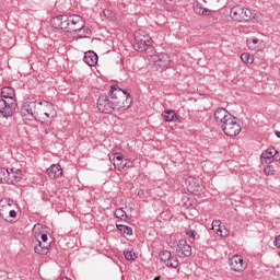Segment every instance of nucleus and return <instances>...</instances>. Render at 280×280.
Instances as JSON below:
<instances>
[{
  "label": "nucleus",
  "instance_id": "1",
  "mask_svg": "<svg viewBox=\"0 0 280 280\" xmlns=\"http://www.w3.org/2000/svg\"><path fill=\"white\" fill-rule=\"evenodd\" d=\"M132 106V96L119 85H112L108 94H101L96 102V108L104 115H113L115 110H128Z\"/></svg>",
  "mask_w": 280,
  "mask_h": 280
},
{
  "label": "nucleus",
  "instance_id": "2",
  "mask_svg": "<svg viewBox=\"0 0 280 280\" xmlns=\"http://www.w3.org/2000/svg\"><path fill=\"white\" fill-rule=\"evenodd\" d=\"M50 23L55 30H67V32H75L86 25L84 19L77 14L57 15L51 19Z\"/></svg>",
  "mask_w": 280,
  "mask_h": 280
},
{
  "label": "nucleus",
  "instance_id": "3",
  "mask_svg": "<svg viewBox=\"0 0 280 280\" xmlns=\"http://www.w3.org/2000/svg\"><path fill=\"white\" fill-rule=\"evenodd\" d=\"M135 40L133 49L136 51L144 52L147 56H154L156 54L154 46H152V37L145 31H137L135 33Z\"/></svg>",
  "mask_w": 280,
  "mask_h": 280
},
{
  "label": "nucleus",
  "instance_id": "4",
  "mask_svg": "<svg viewBox=\"0 0 280 280\" xmlns=\"http://www.w3.org/2000/svg\"><path fill=\"white\" fill-rule=\"evenodd\" d=\"M230 16L233 21H238V23H246L250 19H255V11L242 5H235L230 11Z\"/></svg>",
  "mask_w": 280,
  "mask_h": 280
},
{
  "label": "nucleus",
  "instance_id": "5",
  "mask_svg": "<svg viewBox=\"0 0 280 280\" xmlns=\"http://www.w3.org/2000/svg\"><path fill=\"white\" fill-rule=\"evenodd\" d=\"M221 129L226 137H237L242 132V125H240V119L232 116L229 121L221 126Z\"/></svg>",
  "mask_w": 280,
  "mask_h": 280
},
{
  "label": "nucleus",
  "instance_id": "6",
  "mask_svg": "<svg viewBox=\"0 0 280 280\" xmlns=\"http://www.w3.org/2000/svg\"><path fill=\"white\" fill-rule=\"evenodd\" d=\"M152 62L158 71H165V69H170L171 60L170 55L160 54L151 56Z\"/></svg>",
  "mask_w": 280,
  "mask_h": 280
},
{
  "label": "nucleus",
  "instance_id": "7",
  "mask_svg": "<svg viewBox=\"0 0 280 280\" xmlns=\"http://www.w3.org/2000/svg\"><path fill=\"white\" fill-rule=\"evenodd\" d=\"M160 261L165 264L167 268H178V258L172 256L170 250H162L160 252Z\"/></svg>",
  "mask_w": 280,
  "mask_h": 280
},
{
  "label": "nucleus",
  "instance_id": "8",
  "mask_svg": "<svg viewBox=\"0 0 280 280\" xmlns=\"http://www.w3.org/2000/svg\"><path fill=\"white\" fill-rule=\"evenodd\" d=\"M14 110H16V105L0 96V114L2 117H12Z\"/></svg>",
  "mask_w": 280,
  "mask_h": 280
},
{
  "label": "nucleus",
  "instance_id": "9",
  "mask_svg": "<svg viewBox=\"0 0 280 280\" xmlns=\"http://www.w3.org/2000/svg\"><path fill=\"white\" fill-rule=\"evenodd\" d=\"M233 115L226 110L224 107H219L214 112V119L219 126H223L226 121H229Z\"/></svg>",
  "mask_w": 280,
  "mask_h": 280
},
{
  "label": "nucleus",
  "instance_id": "10",
  "mask_svg": "<svg viewBox=\"0 0 280 280\" xmlns=\"http://www.w3.org/2000/svg\"><path fill=\"white\" fill-rule=\"evenodd\" d=\"M54 119L56 117V108L54 107V104L47 102V101H42V117L39 119Z\"/></svg>",
  "mask_w": 280,
  "mask_h": 280
},
{
  "label": "nucleus",
  "instance_id": "11",
  "mask_svg": "<svg viewBox=\"0 0 280 280\" xmlns=\"http://www.w3.org/2000/svg\"><path fill=\"white\" fill-rule=\"evenodd\" d=\"M187 184V191L190 194H194L195 196H198L202 191V185L200 184V179L188 177L186 179Z\"/></svg>",
  "mask_w": 280,
  "mask_h": 280
},
{
  "label": "nucleus",
  "instance_id": "12",
  "mask_svg": "<svg viewBox=\"0 0 280 280\" xmlns=\"http://www.w3.org/2000/svg\"><path fill=\"white\" fill-rule=\"evenodd\" d=\"M231 270L234 272H243L246 269L244 265V258L240 255H234L232 258L229 259Z\"/></svg>",
  "mask_w": 280,
  "mask_h": 280
},
{
  "label": "nucleus",
  "instance_id": "13",
  "mask_svg": "<svg viewBox=\"0 0 280 280\" xmlns=\"http://www.w3.org/2000/svg\"><path fill=\"white\" fill-rule=\"evenodd\" d=\"M0 97L7 100V102H10L11 104L16 106V92L13 88L4 86L1 89Z\"/></svg>",
  "mask_w": 280,
  "mask_h": 280
},
{
  "label": "nucleus",
  "instance_id": "14",
  "mask_svg": "<svg viewBox=\"0 0 280 280\" xmlns=\"http://www.w3.org/2000/svg\"><path fill=\"white\" fill-rule=\"evenodd\" d=\"M179 257H191V245L187 244L185 240H180L177 244V249Z\"/></svg>",
  "mask_w": 280,
  "mask_h": 280
},
{
  "label": "nucleus",
  "instance_id": "15",
  "mask_svg": "<svg viewBox=\"0 0 280 280\" xmlns=\"http://www.w3.org/2000/svg\"><path fill=\"white\" fill-rule=\"evenodd\" d=\"M47 175L52 180H56V178H60V176H62V166H60V164H52L50 167L47 168Z\"/></svg>",
  "mask_w": 280,
  "mask_h": 280
},
{
  "label": "nucleus",
  "instance_id": "16",
  "mask_svg": "<svg viewBox=\"0 0 280 280\" xmlns=\"http://www.w3.org/2000/svg\"><path fill=\"white\" fill-rule=\"evenodd\" d=\"M97 60H100V57L93 50L86 51L83 57V61L89 67H95V65H97Z\"/></svg>",
  "mask_w": 280,
  "mask_h": 280
},
{
  "label": "nucleus",
  "instance_id": "17",
  "mask_svg": "<svg viewBox=\"0 0 280 280\" xmlns=\"http://www.w3.org/2000/svg\"><path fill=\"white\" fill-rule=\"evenodd\" d=\"M162 117L165 121L168 122H176L180 119V116H178V114H176L174 109H165L164 113L162 114Z\"/></svg>",
  "mask_w": 280,
  "mask_h": 280
},
{
  "label": "nucleus",
  "instance_id": "18",
  "mask_svg": "<svg viewBox=\"0 0 280 280\" xmlns=\"http://www.w3.org/2000/svg\"><path fill=\"white\" fill-rule=\"evenodd\" d=\"M21 180V171L18 170L14 172V168L7 171V182L5 183H19Z\"/></svg>",
  "mask_w": 280,
  "mask_h": 280
},
{
  "label": "nucleus",
  "instance_id": "19",
  "mask_svg": "<svg viewBox=\"0 0 280 280\" xmlns=\"http://www.w3.org/2000/svg\"><path fill=\"white\" fill-rule=\"evenodd\" d=\"M194 12L199 16H211L213 14V11L203 8L200 3L194 5Z\"/></svg>",
  "mask_w": 280,
  "mask_h": 280
},
{
  "label": "nucleus",
  "instance_id": "20",
  "mask_svg": "<svg viewBox=\"0 0 280 280\" xmlns=\"http://www.w3.org/2000/svg\"><path fill=\"white\" fill-rule=\"evenodd\" d=\"M113 165L118 170V172L124 171V155L120 153H115L113 158Z\"/></svg>",
  "mask_w": 280,
  "mask_h": 280
},
{
  "label": "nucleus",
  "instance_id": "21",
  "mask_svg": "<svg viewBox=\"0 0 280 280\" xmlns=\"http://www.w3.org/2000/svg\"><path fill=\"white\" fill-rule=\"evenodd\" d=\"M34 119H40L43 110V101L32 102Z\"/></svg>",
  "mask_w": 280,
  "mask_h": 280
},
{
  "label": "nucleus",
  "instance_id": "22",
  "mask_svg": "<svg viewBox=\"0 0 280 280\" xmlns=\"http://www.w3.org/2000/svg\"><path fill=\"white\" fill-rule=\"evenodd\" d=\"M20 113L22 117H27V115H30L34 119V107L32 105V102L22 105Z\"/></svg>",
  "mask_w": 280,
  "mask_h": 280
},
{
  "label": "nucleus",
  "instance_id": "23",
  "mask_svg": "<svg viewBox=\"0 0 280 280\" xmlns=\"http://www.w3.org/2000/svg\"><path fill=\"white\" fill-rule=\"evenodd\" d=\"M73 33L77 34L79 38H86L88 36H91V28L86 27L84 24L82 28H79Z\"/></svg>",
  "mask_w": 280,
  "mask_h": 280
},
{
  "label": "nucleus",
  "instance_id": "24",
  "mask_svg": "<svg viewBox=\"0 0 280 280\" xmlns=\"http://www.w3.org/2000/svg\"><path fill=\"white\" fill-rule=\"evenodd\" d=\"M38 244L34 247V250L37 255H47L49 253V246L43 245L40 241H37Z\"/></svg>",
  "mask_w": 280,
  "mask_h": 280
},
{
  "label": "nucleus",
  "instance_id": "25",
  "mask_svg": "<svg viewBox=\"0 0 280 280\" xmlns=\"http://www.w3.org/2000/svg\"><path fill=\"white\" fill-rule=\"evenodd\" d=\"M275 154H277V149L269 148L261 153V159L270 161V159H273Z\"/></svg>",
  "mask_w": 280,
  "mask_h": 280
},
{
  "label": "nucleus",
  "instance_id": "26",
  "mask_svg": "<svg viewBox=\"0 0 280 280\" xmlns=\"http://www.w3.org/2000/svg\"><path fill=\"white\" fill-rule=\"evenodd\" d=\"M241 60L245 65H253V62H255V57L253 55H250L249 52H243L241 55Z\"/></svg>",
  "mask_w": 280,
  "mask_h": 280
},
{
  "label": "nucleus",
  "instance_id": "27",
  "mask_svg": "<svg viewBox=\"0 0 280 280\" xmlns=\"http://www.w3.org/2000/svg\"><path fill=\"white\" fill-rule=\"evenodd\" d=\"M116 229L120 232L124 233V235H132V228L124 224H117Z\"/></svg>",
  "mask_w": 280,
  "mask_h": 280
},
{
  "label": "nucleus",
  "instance_id": "28",
  "mask_svg": "<svg viewBox=\"0 0 280 280\" xmlns=\"http://www.w3.org/2000/svg\"><path fill=\"white\" fill-rule=\"evenodd\" d=\"M10 205H14L13 200H10L8 198L0 200V215L3 218V209L9 207Z\"/></svg>",
  "mask_w": 280,
  "mask_h": 280
},
{
  "label": "nucleus",
  "instance_id": "29",
  "mask_svg": "<svg viewBox=\"0 0 280 280\" xmlns=\"http://www.w3.org/2000/svg\"><path fill=\"white\" fill-rule=\"evenodd\" d=\"M259 43H261V40H259V38L253 37L247 39V47L248 49L255 50L257 49V45H259Z\"/></svg>",
  "mask_w": 280,
  "mask_h": 280
},
{
  "label": "nucleus",
  "instance_id": "30",
  "mask_svg": "<svg viewBox=\"0 0 280 280\" xmlns=\"http://www.w3.org/2000/svg\"><path fill=\"white\" fill-rule=\"evenodd\" d=\"M185 233L190 243H194L196 240H198V232H196V230H186Z\"/></svg>",
  "mask_w": 280,
  "mask_h": 280
},
{
  "label": "nucleus",
  "instance_id": "31",
  "mask_svg": "<svg viewBox=\"0 0 280 280\" xmlns=\"http://www.w3.org/2000/svg\"><path fill=\"white\" fill-rule=\"evenodd\" d=\"M124 255L127 261H135L138 257L137 253H135L133 250H124Z\"/></svg>",
  "mask_w": 280,
  "mask_h": 280
},
{
  "label": "nucleus",
  "instance_id": "32",
  "mask_svg": "<svg viewBox=\"0 0 280 280\" xmlns=\"http://www.w3.org/2000/svg\"><path fill=\"white\" fill-rule=\"evenodd\" d=\"M115 218H118L119 220H124L125 218H128V215L126 214V211H124L122 208H118L115 210L114 212Z\"/></svg>",
  "mask_w": 280,
  "mask_h": 280
},
{
  "label": "nucleus",
  "instance_id": "33",
  "mask_svg": "<svg viewBox=\"0 0 280 280\" xmlns=\"http://www.w3.org/2000/svg\"><path fill=\"white\" fill-rule=\"evenodd\" d=\"M130 167H135V160L126 159L125 163L122 164V170H130Z\"/></svg>",
  "mask_w": 280,
  "mask_h": 280
},
{
  "label": "nucleus",
  "instance_id": "34",
  "mask_svg": "<svg viewBox=\"0 0 280 280\" xmlns=\"http://www.w3.org/2000/svg\"><path fill=\"white\" fill-rule=\"evenodd\" d=\"M8 180V168L0 167V183H5Z\"/></svg>",
  "mask_w": 280,
  "mask_h": 280
},
{
  "label": "nucleus",
  "instance_id": "35",
  "mask_svg": "<svg viewBox=\"0 0 280 280\" xmlns=\"http://www.w3.org/2000/svg\"><path fill=\"white\" fill-rule=\"evenodd\" d=\"M275 166L272 165H268L264 168V173L266 174V176H275Z\"/></svg>",
  "mask_w": 280,
  "mask_h": 280
},
{
  "label": "nucleus",
  "instance_id": "36",
  "mask_svg": "<svg viewBox=\"0 0 280 280\" xmlns=\"http://www.w3.org/2000/svg\"><path fill=\"white\" fill-rule=\"evenodd\" d=\"M12 205L13 203H11V205L7 206L5 208H3V218H5V215H9L10 210L12 209Z\"/></svg>",
  "mask_w": 280,
  "mask_h": 280
},
{
  "label": "nucleus",
  "instance_id": "37",
  "mask_svg": "<svg viewBox=\"0 0 280 280\" xmlns=\"http://www.w3.org/2000/svg\"><path fill=\"white\" fill-rule=\"evenodd\" d=\"M220 224H222V222L220 220L212 221V228L213 229H220Z\"/></svg>",
  "mask_w": 280,
  "mask_h": 280
},
{
  "label": "nucleus",
  "instance_id": "38",
  "mask_svg": "<svg viewBox=\"0 0 280 280\" xmlns=\"http://www.w3.org/2000/svg\"><path fill=\"white\" fill-rule=\"evenodd\" d=\"M138 196H139V198H145V190L139 189L138 190Z\"/></svg>",
  "mask_w": 280,
  "mask_h": 280
},
{
  "label": "nucleus",
  "instance_id": "39",
  "mask_svg": "<svg viewBox=\"0 0 280 280\" xmlns=\"http://www.w3.org/2000/svg\"><path fill=\"white\" fill-rule=\"evenodd\" d=\"M9 215H10V218H16V211L11 208L9 211Z\"/></svg>",
  "mask_w": 280,
  "mask_h": 280
},
{
  "label": "nucleus",
  "instance_id": "40",
  "mask_svg": "<svg viewBox=\"0 0 280 280\" xmlns=\"http://www.w3.org/2000/svg\"><path fill=\"white\" fill-rule=\"evenodd\" d=\"M275 161H280V153L276 150V154L273 155Z\"/></svg>",
  "mask_w": 280,
  "mask_h": 280
},
{
  "label": "nucleus",
  "instance_id": "41",
  "mask_svg": "<svg viewBox=\"0 0 280 280\" xmlns=\"http://www.w3.org/2000/svg\"><path fill=\"white\" fill-rule=\"evenodd\" d=\"M40 238H42V242L46 243L48 240V236L47 234H42Z\"/></svg>",
  "mask_w": 280,
  "mask_h": 280
},
{
  "label": "nucleus",
  "instance_id": "42",
  "mask_svg": "<svg viewBox=\"0 0 280 280\" xmlns=\"http://www.w3.org/2000/svg\"><path fill=\"white\" fill-rule=\"evenodd\" d=\"M217 235L224 237V234H222V230L220 228L217 230Z\"/></svg>",
  "mask_w": 280,
  "mask_h": 280
},
{
  "label": "nucleus",
  "instance_id": "43",
  "mask_svg": "<svg viewBox=\"0 0 280 280\" xmlns=\"http://www.w3.org/2000/svg\"><path fill=\"white\" fill-rule=\"evenodd\" d=\"M276 137H278V139H280V131H275Z\"/></svg>",
  "mask_w": 280,
  "mask_h": 280
},
{
  "label": "nucleus",
  "instance_id": "44",
  "mask_svg": "<svg viewBox=\"0 0 280 280\" xmlns=\"http://www.w3.org/2000/svg\"><path fill=\"white\" fill-rule=\"evenodd\" d=\"M59 280H71V279L63 277V278H60Z\"/></svg>",
  "mask_w": 280,
  "mask_h": 280
},
{
  "label": "nucleus",
  "instance_id": "45",
  "mask_svg": "<svg viewBox=\"0 0 280 280\" xmlns=\"http://www.w3.org/2000/svg\"><path fill=\"white\" fill-rule=\"evenodd\" d=\"M153 280H161V276L155 277Z\"/></svg>",
  "mask_w": 280,
  "mask_h": 280
}]
</instances>
